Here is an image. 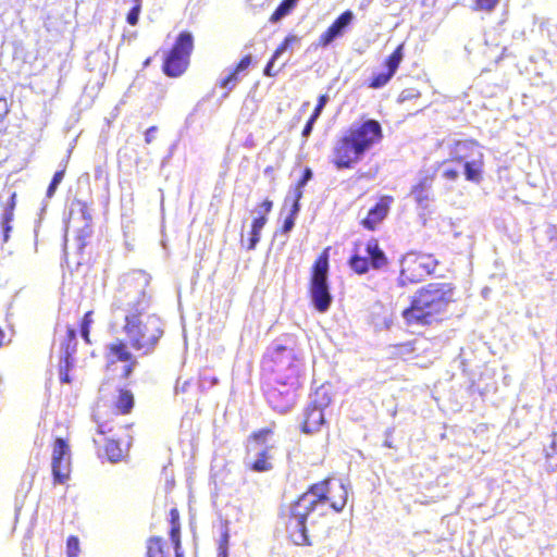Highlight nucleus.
I'll return each mask as SVG.
<instances>
[{
  "mask_svg": "<svg viewBox=\"0 0 557 557\" xmlns=\"http://www.w3.org/2000/svg\"><path fill=\"white\" fill-rule=\"evenodd\" d=\"M151 297L141 292L138 297L127 302L122 331L129 346L140 356L154 351L164 334L163 323L159 315L150 313Z\"/></svg>",
  "mask_w": 557,
  "mask_h": 557,
  "instance_id": "nucleus-1",
  "label": "nucleus"
},
{
  "mask_svg": "<svg viewBox=\"0 0 557 557\" xmlns=\"http://www.w3.org/2000/svg\"><path fill=\"white\" fill-rule=\"evenodd\" d=\"M383 129L379 121L367 119L354 123L333 149V163L338 170L351 169L373 146L381 143Z\"/></svg>",
  "mask_w": 557,
  "mask_h": 557,
  "instance_id": "nucleus-2",
  "label": "nucleus"
},
{
  "mask_svg": "<svg viewBox=\"0 0 557 557\" xmlns=\"http://www.w3.org/2000/svg\"><path fill=\"white\" fill-rule=\"evenodd\" d=\"M454 290L447 283H431L414 294L411 306L403 311L408 326L428 325L453 300Z\"/></svg>",
  "mask_w": 557,
  "mask_h": 557,
  "instance_id": "nucleus-3",
  "label": "nucleus"
},
{
  "mask_svg": "<svg viewBox=\"0 0 557 557\" xmlns=\"http://www.w3.org/2000/svg\"><path fill=\"white\" fill-rule=\"evenodd\" d=\"M348 499V490L342 480L327 479L313 484L300 496V509L311 506L318 516H324L331 508L336 512L344 509Z\"/></svg>",
  "mask_w": 557,
  "mask_h": 557,
  "instance_id": "nucleus-4",
  "label": "nucleus"
},
{
  "mask_svg": "<svg viewBox=\"0 0 557 557\" xmlns=\"http://www.w3.org/2000/svg\"><path fill=\"white\" fill-rule=\"evenodd\" d=\"M112 412L103 408H97L94 412V420L97 423L99 435L112 434L122 424L116 422V416H128L135 407L134 393L127 387H120L111 401Z\"/></svg>",
  "mask_w": 557,
  "mask_h": 557,
  "instance_id": "nucleus-5",
  "label": "nucleus"
},
{
  "mask_svg": "<svg viewBox=\"0 0 557 557\" xmlns=\"http://www.w3.org/2000/svg\"><path fill=\"white\" fill-rule=\"evenodd\" d=\"M194 50V37L189 32H182L176 37L171 49L165 53L162 72L165 76L176 78L188 69Z\"/></svg>",
  "mask_w": 557,
  "mask_h": 557,
  "instance_id": "nucleus-6",
  "label": "nucleus"
},
{
  "mask_svg": "<svg viewBox=\"0 0 557 557\" xmlns=\"http://www.w3.org/2000/svg\"><path fill=\"white\" fill-rule=\"evenodd\" d=\"M432 255L408 252L400 261V273L397 283L400 287L421 282L432 274L437 265Z\"/></svg>",
  "mask_w": 557,
  "mask_h": 557,
  "instance_id": "nucleus-7",
  "label": "nucleus"
},
{
  "mask_svg": "<svg viewBox=\"0 0 557 557\" xmlns=\"http://www.w3.org/2000/svg\"><path fill=\"white\" fill-rule=\"evenodd\" d=\"M327 274L329 259L324 253L314 262L310 282L311 300L319 312L327 311L333 299L329 288Z\"/></svg>",
  "mask_w": 557,
  "mask_h": 557,
  "instance_id": "nucleus-8",
  "label": "nucleus"
},
{
  "mask_svg": "<svg viewBox=\"0 0 557 557\" xmlns=\"http://www.w3.org/2000/svg\"><path fill=\"white\" fill-rule=\"evenodd\" d=\"M128 342L115 338L106 346L104 359L107 371H116V364L122 363L120 376L127 380L137 366V358L131 351Z\"/></svg>",
  "mask_w": 557,
  "mask_h": 557,
  "instance_id": "nucleus-9",
  "label": "nucleus"
},
{
  "mask_svg": "<svg viewBox=\"0 0 557 557\" xmlns=\"http://www.w3.org/2000/svg\"><path fill=\"white\" fill-rule=\"evenodd\" d=\"M300 497L290 507V517L286 523V532L295 545H311L308 534L307 520L315 513L311 506L300 509Z\"/></svg>",
  "mask_w": 557,
  "mask_h": 557,
  "instance_id": "nucleus-10",
  "label": "nucleus"
},
{
  "mask_svg": "<svg viewBox=\"0 0 557 557\" xmlns=\"http://www.w3.org/2000/svg\"><path fill=\"white\" fill-rule=\"evenodd\" d=\"M476 148L473 141H458L455 149L453 150L454 159L456 160L459 168L463 169V174L468 181L479 182L482 174L483 166V154L478 152L476 158H471L466 152L468 150H474Z\"/></svg>",
  "mask_w": 557,
  "mask_h": 557,
  "instance_id": "nucleus-11",
  "label": "nucleus"
},
{
  "mask_svg": "<svg viewBox=\"0 0 557 557\" xmlns=\"http://www.w3.org/2000/svg\"><path fill=\"white\" fill-rule=\"evenodd\" d=\"M51 467L54 483L63 484L70 479L71 453L64 438L58 437L53 442Z\"/></svg>",
  "mask_w": 557,
  "mask_h": 557,
  "instance_id": "nucleus-12",
  "label": "nucleus"
},
{
  "mask_svg": "<svg viewBox=\"0 0 557 557\" xmlns=\"http://www.w3.org/2000/svg\"><path fill=\"white\" fill-rule=\"evenodd\" d=\"M330 403L331 397L324 388H319L311 399L312 407H308L305 412V421L302 424V431L305 433L312 434L319 431L320 426L324 423L323 408L329 406Z\"/></svg>",
  "mask_w": 557,
  "mask_h": 557,
  "instance_id": "nucleus-13",
  "label": "nucleus"
},
{
  "mask_svg": "<svg viewBox=\"0 0 557 557\" xmlns=\"http://www.w3.org/2000/svg\"><path fill=\"white\" fill-rule=\"evenodd\" d=\"M404 58V46L399 45L385 61V71L373 75L369 84L370 88L380 89L384 87L396 73Z\"/></svg>",
  "mask_w": 557,
  "mask_h": 557,
  "instance_id": "nucleus-14",
  "label": "nucleus"
},
{
  "mask_svg": "<svg viewBox=\"0 0 557 557\" xmlns=\"http://www.w3.org/2000/svg\"><path fill=\"white\" fill-rule=\"evenodd\" d=\"M394 201L391 196L381 197L380 201L368 211L367 216L362 220V225L369 231H374L376 226L387 216L389 207Z\"/></svg>",
  "mask_w": 557,
  "mask_h": 557,
  "instance_id": "nucleus-15",
  "label": "nucleus"
},
{
  "mask_svg": "<svg viewBox=\"0 0 557 557\" xmlns=\"http://www.w3.org/2000/svg\"><path fill=\"white\" fill-rule=\"evenodd\" d=\"M354 13L351 11H345L342 13L333 24L320 36V45L327 47L335 39L343 36L346 27L351 23Z\"/></svg>",
  "mask_w": 557,
  "mask_h": 557,
  "instance_id": "nucleus-16",
  "label": "nucleus"
},
{
  "mask_svg": "<svg viewBox=\"0 0 557 557\" xmlns=\"http://www.w3.org/2000/svg\"><path fill=\"white\" fill-rule=\"evenodd\" d=\"M290 360L286 371L288 372L286 376V382H281V384L289 385L293 389L298 388L299 386V375L301 372V362L297 359L292 351H288L286 348L281 346V360L282 359Z\"/></svg>",
  "mask_w": 557,
  "mask_h": 557,
  "instance_id": "nucleus-17",
  "label": "nucleus"
},
{
  "mask_svg": "<svg viewBox=\"0 0 557 557\" xmlns=\"http://www.w3.org/2000/svg\"><path fill=\"white\" fill-rule=\"evenodd\" d=\"M170 531L169 536L174 548L175 557H184L181 541V516L177 508H171L169 512Z\"/></svg>",
  "mask_w": 557,
  "mask_h": 557,
  "instance_id": "nucleus-18",
  "label": "nucleus"
},
{
  "mask_svg": "<svg viewBox=\"0 0 557 557\" xmlns=\"http://www.w3.org/2000/svg\"><path fill=\"white\" fill-rule=\"evenodd\" d=\"M272 206H273V203L270 200H264L260 205L261 209H260L259 215L256 216L251 223L249 244L247 246L248 249H253L255 246L257 245V243L259 242L260 231L267 222V214H269L270 211L272 210Z\"/></svg>",
  "mask_w": 557,
  "mask_h": 557,
  "instance_id": "nucleus-19",
  "label": "nucleus"
},
{
  "mask_svg": "<svg viewBox=\"0 0 557 557\" xmlns=\"http://www.w3.org/2000/svg\"><path fill=\"white\" fill-rule=\"evenodd\" d=\"M432 178L423 177L411 189V196L419 207L425 209L431 201Z\"/></svg>",
  "mask_w": 557,
  "mask_h": 557,
  "instance_id": "nucleus-20",
  "label": "nucleus"
},
{
  "mask_svg": "<svg viewBox=\"0 0 557 557\" xmlns=\"http://www.w3.org/2000/svg\"><path fill=\"white\" fill-rule=\"evenodd\" d=\"M366 253L369 265L375 270H381L387 264V258L384 251L379 247L376 239H370L366 245Z\"/></svg>",
  "mask_w": 557,
  "mask_h": 557,
  "instance_id": "nucleus-21",
  "label": "nucleus"
},
{
  "mask_svg": "<svg viewBox=\"0 0 557 557\" xmlns=\"http://www.w3.org/2000/svg\"><path fill=\"white\" fill-rule=\"evenodd\" d=\"M311 177L312 171L310 169H306L302 173V176L297 182L294 190L287 194L285 203L293 202V213L299 212V200L302 197V188L311 180Z\"/></svg>",
  "mask_w": 557,
  "mask_h": 557,
  "instance_id": "nucleus-22",
  "label": "nucleus"
},
{
  "mask_svg": "<svg viewBox=\"0 0 557 557\" xmlns=\"http://www.w3.org/2000/svg\"><path fill=\"white\" fill-rule=\"evenodd\" d=\"M127 447H124L122 443L115 438H106L103 445V454L107 459L111 462H119L124 459L127 454Z\"/></svg>",
  "mask_w": 557,
  "mask_h": 557,
  "instance_id": "nucleus-23",
  "label": "nucleus"
},
{
  "mask_svg": "<svg viewBox=\"0 0 557 557\" xmlns=\"http://www.w3.org/2000/svg\"><path fill=\"white\" fill-rule=\"evenodd\" d=\"M147 557H170L166 541L161 536L147 540Z\"/></svg>",
  "mask_w": 557,
  "mask_h": 557,
  "instance_id": "nucleus-24",
  "label": "nucleus"
},
{
  "mask_svg": "<svg viewBox=\"0 0 557 557\" xmlns=\"http://www.w3.org/2000/svg\"><path fill=\"white\" fill-rule=\"evenodd\" d=\"M272 429H262L257 432H253L247 441V450H256L257 448H267V438L270 435H273Z\"/></svg>",
  "mask_w": 557,
  "mask_h": 557,
  "instance_id": "nucleus-25",
  "label": "nucleus"
},
{
  "mask_svg": "<svg viewBox=\"0 0 557 557\" xmlns=\"http://www.w3.org/2000/svg\"><path fill=\"white\" fill-rule=\"evenodd\" d=\"M76 331L73 326H69L64 342L62 343L64 360H72L73 355L76 352Z\"/></svg>",
  "mask_w": 557,
  "mask_h": 557,
  "instance_id": "nucleus-26",
  "label": "nucleus"
},
{
  "mask_svg": "<svg viewBox=\"0 0 557 557\" xmlns=\"http://www.w3.org/2000/svg\"><path fill=\"white\" fill-rule=\"evenodd\" d=\"M350 268L358 274H364L369 270V260L367 256L362 257L359 255H354L349 259Z\"/></svg>",
  "mask_w": 557,
  "mask_h": 557,
  "instance_id": "nucleus-27",
  "label": "nucleus"
},
{
  "mask_svg": "<svg viewBox=\"0 0 557 557\" xmlns=\"http://www.w3.org/2000/svg\"><path fill=\"white\" fill-rule=\"evenodd\" d=\"M92 314L91 310L87 311L79 324L82 337L87 344H90V326L94 323Z\"/></svg>",
  "mask_w": 557,
  "mask_h": 557,
  "instance_id": "nucleus-28",
  "label": "nucleus"
},
{
  "mask_svg": "<svg viewBox=\"0 0 557 557\" xmlns=\"http://www.w3.org/2000/svg\"><path fill=\"white\" fill-rule=\"evenodd\" d=\"M16 206V194L13 193L10 197V200L5 207V211L1 219V225H11V222L14 219V210Z\"/></svg>",
  "mask_w": 557,
  "mask_h": 557,
  "instance_id": "nucleus-29",
  "label": "nucleus"
},
{
  "mask_svg": "<svg viewBox=\"0 0 557 557\" xmlns=\"http://www.w3.org/2000/svg\"><path fill=\"white\" fill-rule=\"evenodd\" d=\"M456 160L453 159L451 161L444 162L442 165V169H443L442 175L447 181L455 182L459 177V174H460L459 166L458 168L453 166V163Z\"/></svg>",
  "mask_w": 557,
  "mask_h": 557,
  "instance_id": "nucleus-30",
  "label": "nucleus"
},
{
  "mask_svg": "<svg viewBox=\"0 0 557 557\" xmlns=\"http://www.w3.org/2000/svg\"><path fill=\"white\" fill-rule=\"evenodd\" d=\"M230 532L224 528L218 541V557H228Z\"/></svg>",
  "mask_w": 557,
  "mask_h": 557,
  "instance_id": "nucleus-31",
  "label": "nucleus"
},
{
  "mask_svg": "<svg viewBox=\"0 0 557 557\" xmlns=\"http://www.w3.org/2000/svg\"><path fill=\"white\" fill-rule=\"evenodd\" d=\"M271 468V465L268 462L267 448H263L259 453V458L251 463L250 469L257 472L267 471Z\"/></svg>",
  "mask_w": 557,
  "mask_h": 557,
  "instance_id": "nucleus-32",
  "label": "nucleus"
},
{
  "mask_svg": "<svg viewBox=\"0 0 557 557\" xmlns=\"http://www.w3.org/2000/svg\"><path fill=\"white\" fill-rule=\"evenodd\" d=\"M81 552L79 540L75 535H71L66 540V557H78Z\"/></svg>",
  "mask_w": 557,
  "mask_h": 557,
  "instance_id": "nucleus-33",
  "label": "nucleus"
},
{
  "mask_svg": "<svg viewBox=\"0 0 557 557\" xmlns=\"http://www.w3.org/2000/svg\"><path fill=\"white\" fill-rule=\"evenodd\" d=\"M65 175V168L60 170V171H57L47 188V197L48 198H51L57 188H58V185L62 182L63 177Z\"/></svg>",
  "mask_w": 557,
  "mask_h": 557,
  "instance_id": "nucleus-34",
  "label": "nucleus"
},
{
  "mask_svg": "<svg viewBox=\"0 0 557 557\" xmlns=\"http://www.w3.org/2000/svg\"><path fill=\"white\" fill-rule=\"evenodd\" d=\"M300 47V38L295 35L287 36L281 44V54L286 50H294Z\"/></svg>",
  "mask_w": 557,
  "mask_h": 557,
  "instance_id": "nucleus-35",
  "label": "nucleus"
},
{
  "mask_svg": "<svg viewBox=\"0 0 557 557\" xmlns=\"http://www.w3.org/2000/svg\"><path fill=\"white\" fill-rule=\"evenodd\" d=\"M141 5L135 3L126 16V21L129 25L135 26L138 23Z\"/></svg>",
  "mask_w": 557,
  "mask_h": 557,
  "instance_id": "nucleus-36",
  "label": "nucleus"
},
{
  "mask_svg": "<svg viewBox=\"0 0 557 557\" xmlns=\"http://www.w3.org/2000/svg\"><path fill=\"white\" fill-rule=\"evenodd\" d=\"M238 79V73L232 70L231 73L220 82V86L232 89L237 84Z\"/></svg>",
  "mask_w": 557,
  "mask_h": 557,
  "instance_id": "nucleus-37",
  "label": "nucleus"
},
{
  "mask_svg": "<svg viewBox=\"0 0 557 557\" xmlns=\"http://www.w3.org/2000/svg\"><path fill=\"white\" fill-rule=\"evenodd\" d=\"M300 0H282L281 1V18L288 15Z\"/></svg>",
  "mask_w": 557,
  "mask_h": 557,
  "instance_id": "nucleus-38",
  "label": "nucleus"
},
{
  "mask_svg": "<svg viewBox=\"0 0 557 557\" xmlns=\"http://www.w3.org/2000/svg\"><path fill=\"white\" fill-rule=\"evenodd\" d=\"M499 0H475L476 9L483 11H492Z\"/></svg>",
  "mask_w": 557,
  "mask_h": 557,
  "instance_id": "nucleus-39",
  "label": "nucleus"
},
{
  "mask_svg": "<svg viewBox=\"0 0 557 557\" xmlns=\"http://www.w3.org/2000/svg\"><path fill=\"white\" fill-rule=\"evenodd\" d=\"M76 205L79 208V212L83 219L87 222H90L92 216L88 203L82 200H76Z\"/></svg>",
  "mask_w": 557,
  "mask_h": 557,
  "instance_id": "nucleus-40",
  "label": "nucleus"
},
{
  "mask_svg": "<svg viewBox=\"0 0 557 557\" xmlns=\"http://www.w3.org/2000/svg\"><path fill=\"white\" fill-rule=\"evenodd\" d=\"M72 368V360H64V366L60 369V380L62 383H70L69 371Z\"/></svg>",
  "mask_w": 557,
  "mask_h": 557,
  "instance_id": "nucleus-41",
  "label": "nucleus"
},
{
  "mask_svg": "<svg viewBox=\"0 0 557 557\" xmlns=\"http://www.w3.org/2000/svg\"><path fill=\"white\" fill-rule=\"evenodd\" d=\"M329 96L327 95H322L319 97V100H318V103L312 112V114H314V117H319L323 111V109L325 108L326 103L329 102Z\"/></svg>",
  "mask_w": 557,
  "mask_h": 557,
  "instance_id": "nucleus-42",
  "label": "nucleus"
},
{
  "mask_svg": "<svg viewBox=\"0 0 557 557\" xmlns=\"http://www.w3.org/2000/svg\"><path fill=\"white\" fill-rule=\"evenodd\" d=\"M297 213H293V208L290 209L289 215L285 219L282 232L287 233L289 232L294 225H295V218L297 216Z\"/></svg>",
  "mask_w": 557,
  "mask_h": 557,
  "instance_id": "nucleus-43",
  "label": "nucleus"
},
{
  "mask_svg": "<svg viewBox=\"0 0 557 557\" xmlns=\"http://www.w3.org/2000/svg\"><path fill=\"white\" fill-rule=\"evenodd\" d=\"M250 63H251L250 55H245L244 58L240 59V61L237 63V65L233 70L239 74L240 72L247 70L248 66L250 65Z\"/></svg>",
  "mask_w": 557,
  "mask_h": 557,
  "instance_id": "nucleus-44",
  "label": "nucleus"
},
{
  "mask_svg": "<svg viewBox=\"0 0 557 557\" xmlns=\"http://www.w3.org/2000/svg\"><path fill=\"white\" fill-rule=\"evenodd\" d=\"M397 349V355L406 356L410 355L413 351V347L411 343L400 344L395 347Z\"/></svg>",
  "mask_w": 557,
  "mask_h": 557,
  "instance_id": "nucleus-45",
  "label": "nucleus"
},
{
  "mask_svg": "<svg viewBox=\"0 0 557 557\" xmlns=\"http://www.w3.org/2000/svg\"><path fill=\"white\" fill-rule=\"evenodd\" d=\"M318 119L319 117H314V114H311L310 119L308 120V122L306 123V125L302 129L304 137H309V135L311 134V132L313 129V125Z\"/></svg>",
  "mask_w": 557,
  "mask_h": 557,
  "instance_id": "nucleus-46",
  "label": "nucleus"
},
{
  "mask_svg": "<svg viewBox=\"0 0 557 557\" xmlns=\"http://www.w3.org/2000/svg\"><path fill=\"white\" fill-rule=\"evenodd\" d=\"M158 131L157 126H150L145 133V141L146 144H151L154 138V133Z\"/></svg>",
  "mask_w": 557,
  "mask_h": 557,
  "instance_id": "nucleus-47",
  "label": "nucleus"
},
{
  "mask_svg": "<svg viewBox=\"0 0 557 557\" xmlns=\"http://www.w3.org/2000/svg\"><path fill=\"white\" fill-rule=\"evenodd\" d=\"M277 55H278V49H276V50L274 51V53H273V55H272L271 60L269 61L268 65L265 66V69H264V74H265V75H269V76H270V75H272V74H271V69H272L273 63H274V60H275V58H276Z\"/></svg>",
  "mask_w": 557,
  "mask_h": 557,
  "instance_id": "nucleus-48",
  "label": "nucleus"
},
{
  "mask_svg": "<svg viewBox=\"0 0 557 557\" xmlns=\"http://www.w3.org/2000/svg\"><path fill=\"white\" fill-rule=\"evenodd\" d=\"M552 454L547 453L546 456L550 457L553 454H557V432L553 434V440L550 444Z\"/></svg>",
  "mask_w": 557,
  "mask_h": 557,
  "instance_id": "nucleus-49",
  "label": "nucleus"
},
{
  "mask_svg": "<svg viewBox=\"0 0 557 557\" xmlns=\"http://www.w3.org/2000/svg\"><path fill=\"white\" fill-rule=\"evenodd\" d=\"M3 230V243H7L10 238V232L12 230L11 225H1Z\"/></svg>",
  "mask_w": 557,
  "mask_h": 557,
  "instance_id": "nucleus-50",
  "label": "nucleus"
},
{
  "mask_svg": "<svg viewBox=\"0 0 557 557\" xmlns=\"http://www.w3.org/2000/svg\"><path fill=\"white\" fill-rule=\"evenodd\" d=\"M413 96L414 95H413L412 89H406V90H403V92L400 94V100L405 101V100L412 98Z\"/></svg>",
  "mask_w": 557,
  "mask_h": 557,
  "instance_id": "nucleus-51",
  "label": "nucleus"
},
{
  "mask_svg": "<svg viewBox=\"0 0 557 557\" xmlns=\"http://www.w3.org/2000/svg\"><path fill=\"white\" fill-rule=\"evenodd\" d=\"M278 18H280V15H278V8H276V9L273 11V13L271 14V16H270V21H271V22H276V21H278Z\"/></svg>",
  "mask_w": 557,
  "mask_h": 557,
  "instance_id": "nucleus-52",
  "label": "nucleus"
},
{
  "mask_svg": "<svg viewBox=\"0 0 557 557\" xmlns=\"http://www.w3.org/2000/svg\"><path fill=\"white\" fill-rule=\"evenodd\" d=\"M4 336H5L4 331L0 327V347L3 344Z\"/></svg>",
  "mask_w": 557,
  "mask_h": 557,
  "instance_id": "nucleus-53",
  "label": "nucleus"
},
{
  "mask_svg": "<svg viewBox=\"0 0 557 557\" xmlns=\"http://www.w3.org/2000/svg\"><path fill=\"white\" fill-rule=\"evenodd\" d=\"M151 62V58H147L145 61H144V66H148Z\"/></svg>",
  "mask_w": 557,
  "mask_h": 557,
  "instance_id": "nucleus-54",
  "label": "nucleus"
},
{
  "mask_svg": "<svg viewBox=\"0 0 557 557\" xmlns=\"http://www.w3.org/2000/svg\"><path fill=\"white\" fill-rule=\"evenodd\" d=\"M94 443L96 446L100 447L101 446V441L100 440H94Z\"/></svg>",
  "mask_w": 557,
  "mask_h": 557,
  "instance_id": "nucleus-55",
  "label": "nucleus"
},
{
  "mask_svg": "<svg viewBox=\"0 0 557 557\" xmlns=\"http://www.w3.org/2000/svg\"><path fill=\"white\" fill-rule=\"evenodd\" d=\"M384 445H385L386 447H392V444H391V442H389L388 440H385Z\"/></svg>",
  "mask_w": 557,
  "mask_h": 557,
  "instance_id": "nucleus-56",
  "label": "nucleus"
},
{
  "mask_svg": "<svg viewBox=\"0 0 557 557\" xmlns=\"http://www.w3.org/2000/svg\"><path fill=\"white\" fill-rule=\"evenodd\" d=\"M135 3H138L139 5H141V0H134V4Z\"/></svg>",
  "mask_w": 557,
  "mask_h": 557,
  "instance_id": "nucleus-57",
  "label": "nucleus"
},
{
  "mask_svg": "<svg viewBox=\"0 0 557 557\" xmlns=\"http://www.w3.org/2000/svg\"><path fill=\"white\" fill-rule=\"evenodd\" d=\"M475 154H478V152ZM471 156H473L472 158H476L478 157V156H474V152H471Z\"/></svg>",
  "mask_w": 557,
  "mask_h": 557,
  "instance_id": "nucleus-58",
  "label": "nucleus"
}]
</instances>
